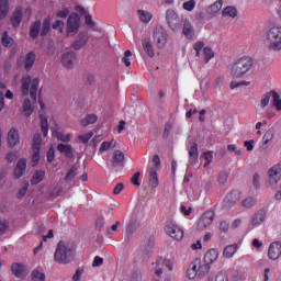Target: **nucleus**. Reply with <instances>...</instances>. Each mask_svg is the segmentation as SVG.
<instances>
[{
	"instance_id": "nucleus-1",
	"label": "nucleus",
	"mask_w": 281,
	"mask_h": 281,
	"mask_svg": "<svg viewBox=\"0 0 281 281\" xmlns=\"http://www.w3.org/2000/svg\"><path fill=\"white\" fill-rule=\"evenodd\" d=\"M54 260L57 265H71L76 260V244L74 241H58Z\"/></svg>"
},
{
	"instance_id": "nucleus-2",
	"label": "nucleus",
	"mask_w": 281,
	"mask_h": 281,
	"mask_svg": "<svg viewBox=\"0 0 281 281\" xmlns=\"http://www.w3.org/2000/svg\"><path fill=\"white\" fill-rule=\"evenodd\" d=\"M251 67H254V59L249 56H244L234 61L231 76L232 78H243V76H247L251 71Z\"/></svg>"
},
{
	"instance_id": "nucleus-3",
	"label": "nucleus",
	"mask_w": 281,
	"mask_h": 281,
	"mask_svg": "<svg viewBox=\"0 0 281 281\" xmlns=\"http://www.w3.org/2000/svg\"><path fill=\"white\" fill-rule=\"evenodd\" d=\"M266 43L270 52H281V26H271L266 32Z\"/></svg>"
},
{
	"instance_id": "nucleus-4",
	"label": "nucleus",
	"mask_w": 281,
	"mask_h": 281,
	"mask_svg": "<svg viewBox=\"0 0 281 281\" xmlns=\"http://www.w3.org/2000/svg\"><path fill=\"white\" fill-rule=\"evenodd\" d=\"M40 82L41 80L38 78L32 79L31 76L22 78V95H30L33 104H36Z\"/></svg>"
},
{
	"instance_id": "nucleus-5",
	"label": "nucleus",
	"mask_w": 281,
	"mask_h": 281,
	"mask_svg": "<svg viewBox=\"0 0 281 281\" xmlns=\"http://www.w3.org/2000/svg\"><path fill=\"white\" fill-rule=\"evenodd\" d=\"M154 42L158 49H164L168 43V31L161 24H157L154 29Z\"/></svg>"
},
{
	"instance_id": "nucleus-6",
	"label": "nucleus",
	"mask_w": 281,
	"mask_h": 281,
	"mask_svg": "<svg viewBox=\"0 0 281 281\" xmlns=\"http://www.w3.org/2000/svg\"><path fill=\"white\" fill-rule=\"evenodd\" d=\"M80 32V18L78 13H70L66 23L67 36H76Z\"/></svg>"
},
{
	"instance_id": "nucleus-7",
	"label": "nucleus",
	"mask_w": 281,
	"mask_h": 281,
	"mask_svg": "<svg viewBox=\"0 0 281 281\" xmlns=\"http://www.w3.org/2000/svg\"><path fill=\"white\" fill-rule=\"evenodd\" d=\"M166 21L171 32H179L181 30V18L175 9H168L166 11Z\"/></svg>"
},
{
	"instance_id": "nucleus-8",
	"label": "nucleus",
	"mask_w": 281,
	"mask_h": 281,
	"mask_svg": "<svg viewBox=\"0 0 281 281\" xmlns=\"http://www.w3.org/2000/svg\"><path fill=\"white\" fill-rule=\"evenodd\" d=\"M142 227V222L137 217V215H132V218L127 222L125 226V240L128 243L131 238H133V234L137 232Z\"/></svg>"
},
{
	"instance_id": "nucleus-9",
	"label": "nucleus",
	"mask_w": 281,
	"mask_h": 281,
	"mask_svg": "<svg viewBox=\"0 0 281 281\" xmlns=\"http://www.w3.org/2000/svg\"><path fill=\"white\" fill-rule=\"evenodd\" d=\"M216 216V213L212 210H209L202 214V216L199 220L198 223V229L200 232H203L214 223V217Z\"/></svg>"
},
{
	"instance_id": "nucleus-10",
	"label": "nucleus",
	"mask_w": 281,
	"mask_h": 281,
	"mask_svg": "<svg viewBox=\"0 0 281 281\" xmlns=\"http://www.w3.org/2000/svg\"><path fill=\"white\" fill-rule=\"evenodd\" d=\"M60 63L66 69H74V65L78 63V55L74 50H68L61 55Z\"/></svg>"
},
{
	"instance_id": "nucleus-11",
	"label": "nucleus",
	"mask_w": 281,
	"mask_h": 281,
	"mask_svg": "<svg viewBox=\"0 0 281 281\" xmlns=\"http://www.w3.org/2000/svg\"><path fill=\"white\" fill-rule=\"evenodd\" d=\"M166 234L173 240H183V231L172 222L166 225Z\"/></svg>"
},
{
	"instance_id": "nucleus-12",
	"label": "nucleus",
	"mask_w": 281,
	"mask_h": 281,
	"mask_svg": "<svg viewBox=\"0 0 281 281\" xmlns=\"http://www.w3.org/2000/svg\"><path fill=\"white\" fill-rule=\"evenodd\" d=\"M87 43H89V33L80 32L77 38L70 45V47L75 49V52H80V49H82V47H85Z\"/></svg>"
},
{
	"instance_id": "nucleus-13",
	"label": "nucleus",
	"mask_w": 281,
	"mask_h": 281,
	"mask_svg": "<svg viewBox=\"0 0 281 281\" xmlns=\"http://www.w3.org/2000/svg\"><path fill=\"white\" fill-rule=\"evenodd\" d=\"M153 267L154 268L151 271L158 278L161 277V274L164 273V267H168L169 271H172V266L170 265V261L164 260L161 258L157 259L156 262L153 263Z\"/></svg>"
},
{
	"instance_id": "nucleus-14",
	"label": "nucleus",
	"mask_w": 281,
	"mask_h": 281,
	"mask_svg": "<svg viewBox=\"0 0 281 281\" xmlns=\"http://www.w3.org/2000/svg\"><path fill=\"white\" fill-rule=\"evenodd\" d=\"M276 135V130L273 127H270L262 137V143L259 146L260 153H265L269 148V144L273 142V137Z\"/></svg>"
},
{
	"instance_id": "nucleus-15",
	"label": "nucleus",
	"mask_w": 281,
	"mask_h": 281,
	"mask_svg": "<svg viewBox=\"0 0 281 281\" xmlns=\"http://www.w3.org/2000/svg\"><path fill=\"white\" fill-rule=\"evenodd\" d=\"M281 256V241H273L268 248V258L270 260H278Z\"/></svg>"
},
{
	"instance_id": "nucleus-16",
	"label": "nucleus",
	"mask_w": 281,
	"mask_h": 281,
	"mask_svg": "<svg viewBox=\"0 0 281 281\" xmlns=\"http://www.w3.org/2000/svg\"><path fill=\"white\" fill-rule=\"evenodd\" d=\"M268 181L270 186H278L280 182V167L273 166L268 171Z\"/></svg>"
},
{
	"instance_id": "nucleus-17",
	"label": "nucleus",
	"mask_w": 281,
	"mask_h": 281,
	"mask_svg": "<svg viewBox=\"0 0 281 281\" xmlns=\"http://www.w3.org/2000/svg\"><path fill=\"white\" fill-rule=\"evenodd\" d=\"M238 201H240V192L232 191L224 199V206L225 207H234V205H236V203H238Z\"/></svg>"
},
{
	"instance_id": "nucleus-18",
	"label": "nucleus",
	"mask_w": 281,
	"mask_h": 281,
	"mask_svg": "<svg viewBox=\"0 0 281 281\" xmlns=\"http://www.w3.org/2000/svg\"><path fill=\"white\" fill-rule=\"evenodd\" d=\"M25 170H27V160L25 158H21L14 169V178L21 179L23 177Z\"/></svg>"
},
{
	"instance_id": "nucleus-19",
	"label": "nucleus",
	"mask_w": 281,
	"mask_h": 281,
	"mask_svg": "<svg viewBox=\"0 0 281 281\" xmlns=\"http://www.w3.org/2000/svg\"><path fill=\"white\" fill-rule=\"evenodd\" d=\"M23 22V10L18 7L11 15L12 27H19Z\"/></svg>"
},
{
	"instance_id": "nucleus-20",
	"label": "nucleus",
	"mask_w": 281,
	"mask_h": 281,
	"mask_svg": "<svg viewBox=\"0 0 281 281\" xmlns=\"http://www.w3.org/2000/svg\"><path fill=\"white\" fill-rule=\"evenodd\" d=\"M20 136L19 130L12 127L8 133V144L10 148H14V146H19Z\"/></svg>"
},
{
	"instance_id": "nucleus-21",
	"label": "nucleus",
	"mask_w": 281,
	"mask_h": 281,
	"mask_svg": "<svg viewBox=\"0 0 281 281\" xmlns=\"http://www.w3.org/2000/svg\"><path fill=\"white\" fill-rule=\"evenodd\" d=\"M57 150L64 154L67 159H74V147L71 145L59 143Z\"/></svg>"
},
{
	"instance_id": "nucleus-22",
	"label": "nucleus",
	"mask_w": 281,
	"mask_h": 281,
	"mask_svg": "<svg viewBox=\"0 0 281 281\" xmlns=\"http://www.w3.org/2000/svg\"><path fill=\"white\" fill-rule=\"evenodd\" d=\"M265 218H267V212L262 210L256 212L251 217V226L258 227V225H262V223H265Z\"/></svg>"
},
{
	"instance_id": "nucleus-23",
	"label": "nucleus",
	"mask_w": 281,
	"mask_h": 281,
	"mask_svg": "<svg viewBox=\"0 0 281 281\" xmlns=\"http://www.w3.org/2000/svg\"><path fill=\"white\" fill-rule=\"evenodd\" d=\"M189 164H191V166L199 164V145L196 143H193L189 149Z\"/></svg>"
},
{
	"instance_id": "nucleus-24",
	"label": "nucleus",
	"mask_w": 281,
	"mask_h": 281,
	"mask_svg": "<svg viewBox=\"0 0 281 281\" xmlns=\"http://www.w3.org/2000/svg\"><path fill=\"white\" fill-rule=\"evenodd\" d=\"M11 271L15 278H25L27 270L23 263H13L11 266Z\"/></svg>"
},
{
	"instance_id": "nucleus-25",
	"label": "nucleus",
	"mask_w": 281,
	"mask_h": 281,
	"mask_svg": "<svg viewBox=\"0 0 281 281\" xmlns=\"http://www.w3.org/2000/svg\"><path fill=\"white\" fill-rule=\"evenodd\" d=\"M42 25H43V22H41V20H37L31 24L30 36L31 38H33V41H36V38H38V35L41 34Z\"/></svg>"
},
{
	"instance_id": "nucleus-26",
	"label": "nucleus",
	"mask_w": 281,
	"mask_h": 281,
	"mask_svg": "<svg viewBox=\"0 0 281 281\" xmlns=\"http://www.w3.org/2000/svg\"><path fill=\"white\" fill-rule=\"evenodd\" d=\"M153 249H155V239L149 238L143 250V262H147L150 254H153Z\"/></svg>"
},
{
	"instance_id": "nucleus-27",
	"label": "nucleus",
	"mask_w": 281,
	"mask_h": 281,
	"mask_svg": "<svg viewBox=\"0 0 281 281\" xmlns=\"http://www.w3.org/2000/svg\"><path fill=\"white\" fill-rule=\"evenodd\" d=\"M183 34L187 38L192 41L194 38V26L192 25V22L189 20L183 21Z\"/></svg>"
},
{
	"instance_id": "nucleus-28",
	"label": "nucleus",
	"mask_w": 281,
	"mask_h": 281,
	"mask_svg": "<svg viewBox=\"0 0 281 281\" xmlns=\"http://www.w3.org/2000/svg\"><path fill=\"white\" fill-rule=\"evenodd\" d=\"M143 49L149 58L155 57V48L153 46V42L150 41V37H146L143 40Z\"/></svg>"
},
{
	"instance_id": "nucleus-29",
	"label": "nucleus",
	"mask_w": 281,
	"mask_h": 281,
	"mask_svg": "<svg viewBox=\"0 0 281 281\" xmlns=\"http://www.w3.org/2000/svg\"><path fill=\"white\" fill-rule=\"evenodd\" d=\"M34 63H36V54L34 52H30L25 56L24 60V69L25 71H32V67H34Z\"/></svg>"
},
{
	"instance_id": "nucleus-30",
	"label": "nucleus",
	"mask_w": 281,
	"mask_h": 281,
	"mask_svg": "<svg viewBox=\"0 0 281 281\" xmlns=\"http://www.w3.org/2000/svg\"><path fill=\"white\" fill-rule=\"evenodd\" d=\"M221 8H223V0H217L206 9V14H210V16H216V14L221 12Z\"/></svg>"
},
{
	"instance_id": "nucleus-31",
	"label": "nucleus",
	"mask_w": 281,
	"mask_h": 281,
	"mask_svg": "<svg viewBox=\"0 0 281 281\" xmlns=\"http://www.w3.org/2000/svg\"><path fill=\"white\" fill-rule=\"evenodd\" d=\"M112 159H113L114 168L115 166H124V159H125L124 151L120 149L114 150Z\"/></svg>"
},
{
	"instance_id": "nucleus-32",
	"label": "nucleus",
	"mask_w": 281,
	"mask_h": 281,
	"mask_svg": "<svg viewBox=\"0 0 281 281\" xmlns=\"http://www.w3.org/2000/svg\"><path fill=\"white\" fill-rule=\"evenodd\" d=\"M218 260V250L216 249H210L205 256H204V262L207 265H212L213 262H216Z\"/></svg>"
},
{
	"instance_id": "nucleus-33",
	"label": "nucleus",
	"mask_w": 281,
	"mask_h": 281,
	"mask_svg": "<svg viewBox=\"0 0 281 281\" xmlns=\"http://www.w3.org/2000/svg\"><path fill=\"white\" fill-rule=\"evenodd\" d=\"M9 12H10L9 0H0V21H3V19H7Z\"/></svg>"
},
{
	"instance_id": "nucleus-34",
	"label": "nucleus",
	"mask_w": 281,
	"mask_h": 281,
	"mask_svg": "<svg viewBox=\"0 0 281 281\" xmlns=\"http://www.w3.org/2000/svg\"><path fill=\"white\" fill-rule=\"evenodd\" d=\"M149 188L151 190H155V188H157L159 186V178L157 177V170L151 169L149 171Z\"/></svg>"
},
{
	"instance_id": "nucleus-35",
	"label": "nucleus",
	"mask_w": 281,
	"mask_h": 281,
	"mask_svg": "<svg viewBox=\"0 0 281 281\" xmlns=\"http://www.w3.org/2000/svg\"><path fill=\"white\" fill-rule=\"evenodd\" d=\"M258 203V199L256 196H247L241 201V207H245L246 210H251V207H256Z\"/></svg>"
},
{
	"instance_id": "nucleus-36",
	"label": "nucleus",
	"mask_w": 281,
	"mask_h": 281,
	"mask_svg": "<svg viewBox=\"0 0 281 281\" xmlns=\"http://www.w3.org/2000/svg\"><path fill=\"white\" fill-rule=\"evenodd\" d=\"M23 113L26 117H30L34 113V105L30 99H25L22 105Z\"/></svg>"
},
{
	"instance_id": "nucleus-37",
	"label": "nucleus",
	"mask_w": 281,
	"mask_h": 281,
	"mask_svg": "<svg viewBox=\"0 0 281 281\" xmlns=\"http://www.w3.org/2000/svg\"><path fill=\"white\" fill-rule=\"evenodd\" d=\"M50 30H52V18L47 16L43 21L41 36H47Z\"/></svg>"
},
{
	"instance_id": "nucleus-38",
	"label": "nucleus",
	"mask_w": 281,
	"mask_h": 281,
	"mask_svg": "<svg viewBox=\"0 0 281 281\" xmlns=\"http://www.w3.org/2000/svg\"><path fill=\"white\" fill-rule=\"evenodd\" d=\"M222 16H229L231 19H236L238 16V10L236 9V7H226L222 11Z\"/></svg>"
},
{
	"instance_id": "nucleus-39",
	"label": "nucleus",
	"mask_w": 281,
	"mask_h": 281,
	"mask_svg": "<svg viewBox=\"0 0 281 281\" xmlns=\"http://www.w3.org/2000/svg\"><path fill=\"white\" fill-rule=\"evenodd\" d=\"M116 145H117V140L115 139H112L111 142H103L101 144L99 153H106V150H113V148H115Z\"/></svg>"
},
{
	"instance_id": "nucleus-40",
	"label": "nucleus",
	"mask_w": 281,
	"mask_h": 281,
	"mask_svg": "<svg viewBox=\"0 0 281 281\" xmlns=\"http://www.w3.org/2000/svg\"><path fill=\"white\" fill-rule=\"evenodd\" d=\"M238 249V245L232 244L224 248V258H233L234 254H236V250Z\"/></svg>"
},
{
	"instance_id": "nucleus-41",
	"label": "nucleus",
	"mask_w": 281,
	"mask_h": 281,
	"mask_svg": "<svg viewBox=\"0 0 281 281\" xmlns=\"http://www.w3.org/2000/svg\"><path fill=\"white\" fill-rule=\"evenodd\" d=\"M43 179H45V171L38 170L33 175L31 183H32V186H38V183H41V181H43Z\"/></svg>"
},
{
	"instance_id": "nucleus-42",
	"label": "nucleus",
	"mask_w": 281,
	"mask_h": 281,
	"mask_svg": "<svg viewBox=\"0 0 281 281\" xmlns=\"http://www.w3.org/2000/svg\"><path fill=\"white\" fill-rule=\"evenodd\" d=\"M43 144V138L41 137V133H36L33 136L32 150H41V146Z\"/></svg>"
},
{
	"instance_id": "nucleus-43",
	"label": "nucleus",
	"mask_w": 281,
	"mask_h": 281,
	"mask_svg": "<svg viewBox=\"0 0 281 281\" xmlns=\"http://www.w3.org/2000/svg\"><path fill=\"white\" fill-rule=\"evenodd\" d=\"M138 16L139 21H142L143 23H150V21L153 20V13L144 10H138Z\"/></svg>"
},
{
	"instance_id": "nucleus-44",
	"label": "nucleus",
	"mask_w": 281,
	"mask_h": 281,
	"mask_svg": "<svg viewBox=\"0 0 281 281\" xmlns=\"http://www.w3.org/2000/svg\"><path fill=\"white\" fill-rule=\"evenodd\" d=\"M1 43L3 47L10 48L14 45V40L8 35V31L2 34Z\"/></svg>"
},
{
	"instance_id": "nucleus-45",
	"label": "nucleus",
	"mask_w": 281,
	"mask_h": 281,
	"mask_svg": "<svg viewBox=\"0 0 281 281\" xmlns=\"http://www.w3.org/2000/svg\"><path fill=\"white\" fill-rule=\"evenodd\" d=\"M41 117V128L44 137H47V133H49V122L46 116L40 115Z\"/></svg>"
},
{
	"instance_id": "nucleus-46",
	"label": "nucleus",
	"mask_w": 281,
	"mask_h": 281,
	"mask_svg": "<svg viewBox=\"0 0 281 281\" xmlns=\"http://www.w3.org/2000/svg\"><path fill=\"white\" fill-rule=\"evenodd\" d=\"M76 177H78V167L72 166L70 168V170L68 171V173L65 177V181L67 183H70V181H74V179H76Z\"/></svg>"
},
{
	"instance_id": "nucleus-47",
	"label": "nucleus",
	"mask_w": 281,
	"mask_h": 281,
	"mask_svg": "<svg viewBox=\"0 0 281 281\" xmlns=\"http://www.w3.org/2000/svg\"><path fill=\"white\" fill-rule=\"evenodd\" d=\"M98 122V115L88 114L83 120H81V126H88L89 124H95Z\"/></svg>"
},
{
	"instance_id": "nucleus-48",
	"label": "nucleus",
	"mask_w": 281,
	"mask_h": 281,
	"mask_svg": "<svg viewBox=\"0 0 281 281\" xmlns=\"http://www.w3.org/2000/svg\"><path fill=\"white\" fill-rule=\"evenodd\" d=\"M227 179H229V173L223 170L217 175L216 182L218 186H225V183H227Z\"/></svg>"
},
{
	"instance_id": "nucleus-49",
	"label": "nucleus",
	"mask_w": 281,
	"mask_h": 281,
	"mask_svg": "<svg viewBox=\"0 0 281 281\" xmlns=\"http://www.w3.org/2000/svg\"><path fill=\"white\" fill-rule=\"evenodd\" d=\"M206 273H210V263L204 262L201 265V259H200V267L198 269V276L199 278H203Z\"/></svg>"
},
{
	"instance_id": "nucleus-50",
	"label": "nucleus",
	"mask_w": 281,
	"mask_h": 281,
	"mask_svg": "<svg viewBox=\"0 0 281 281\" xmlns=\"http://www.w3.org/2000/svg\"><path fill=\"white\" fill-rule=\"evenodd\" d=\"M272 95H273V91H270V92H266L261 97V109H266L267 106H269V102L271 101Z\"/></svg>"
},
{
	"instance_id": "nucleus-51",
	"label": "nucleus",
	"mask_w": 281,
	"mask_h": 281,
	"mask_svg": "<svg viewBox=\"0 0 281 281\" xmlns=\"http://www.w3.org/2000/svg\"><path fill=\"white\" fill-rule=\"evenodd\" d=\"M204 63H210L212 58H214V50L211 47L203 48Z\"/></svg>"
},
{
	"instance_id": "nucleus-52",
	"label": "nucleus",
	"mask_w": 281,
	"mask_h": 281,
	"mask_svg": "<svg viewBox=\"0 0 281 281\" xmlns=\"http://www.w3.org/2000/svg\"><path fill=\"white\" fill-rule=\"evenodd\" d=\"M30 188V182L23 181L22 182V188L19 189L18 192V199H23L25 194H27V189Z\"/></svg>"
},
{
	"instance_id": "nucleus-53",
	"label": "nucleus",
	"mask_w": 281,
	"mask_h": 281,
	"mask_svg": "<svg viewBox=\"0 0 281 281\" xmlns=\"http://www.w3.org/2000/svg\"><path fill=\"white\" fill-rule=\"evenodd\" d=\"M272 104L276 106L277 111H281V99L278 92L272 91Z\"/></svg>"
},
{
	"instance_id": "nucleus-54",
	"label": "nucleus",
	"mask_w": 281,
	"mask_h": 281,
	"mask_svg": "<svg viewBox=\"0 0 281 281\" xmlns=\"http://www.w3.org/2000/svg\"><path fill=\"white\" fill-rule=\"evenodd\" d=\"M55 137H57L58 142L69 143L71 142V134H63L60 132H56Z\"/></svg>"
},
{
	"instance_id": "nucleus-55",
	"label": "nucleus",
	"mask_w": 281,
	"mask_h": 281,
	"mask_svg": "<svg viewBox=\"0 0 281 281\" xmlns=\"http://www.w3.org/2000/svg\"><path fill=\"white\" fill-rule=\"evenodd\" d=\"M32 167L35 168V166H38V161H41V150L32 149Z\"/></svg>"
},
{
	"instance_id": "nucleus-56",
	"label": "nucleus",
	"mask_w": 281,
	"mask_h": 281,
	"mask_svg": "<svg viewBox=\"0 0 281 281\" xmlns=\"http://www.w3.org/2000/svg\"><path fill=\"white\" fill-rule=\"evenodd\" d=\"M31 276L33 281H45V273L38 270H33Z\"/></svg>"
},
{
	"instance_id": "nucleus-57",
	"label": "nucleus",
	"mask_w": 281,
	"mask_h": 281,
	"mask_svg": "<svg viewBox=\"0 0 281 281\" xmlns=\"http://www.w3.org/2000/svg\"><path fill=\"white\" fill-rule=\"evenodd\" d=\"M196 7V1L189 0L182 4L183 10H187V12H192L194 8Z\"/></svg>"
},
{
	"instance_id": "nucleus-58",
	"label": "nucleus",
	"mask_w": 281,
	"mask_h": 281,
	"mask_svg": "<svg viewBox=\"0 0 281 281\" xmlns=\"http://www.w3.org/2000/svg\"><path fill=\"white\" fill-rule=\"evenodd\" d=\"M199 267H201V258H195L189 269L199 276Z\"/></svg>"
},
{
	"instance_id": "nucleus-59",
	"label": "nucleus",
	"mask_w": 281,
	"mask_h": 281,
	"mask_svg": "<svg viewBox=\"0 0 281 281\" xmlns=\"http://www.w3.org/2000/svg\"><path fill=\"white\" fill-rule=\"evenodd\" d=\"M131 56H133V53L131 50H125L124 57L122 58V63H124L125 67H131Z\"/></svg>"
},
{
	"instance_id": "nucleus-60",
	"label": "nucleus",
	"mask_w": 281,
	"mask_h": 281,
	"mask_svg": "<svg viewBox=\"0 0 281 281\" xmlns=\"http://www.w3.org/2000/svg\"><path fill=\"white\" fill-rule=\"evenodd\" d=\"M91 137H93V132H89L87 134L79 135L78 139L80 142H82V144H89V139H91Z\"/></svg>"
},
{
	"instance_id": "nucleus-61",
	"label": "nucleus",
	"mask_w": 281,
	"mask_h": 281,
	"mask_svg": "<svg viewBox=\"0 0 281 281\" xmlns=\"http://www.w3.org/2000/svg\"><path fill=\"white\" fill-rule=\"evenodd\" d=\"M75 12H77L78 16H87L88 14L87 9L80 4L75 5Z\"/></svg>"
},
{
	"instance_id": "nucleus-62",
	"label": "nucleus",
	"mask_w": 281,
	"mask_h": 281,
	"mask_svg": "<svg viewBox=\"0 0 281 281\" xmlns=\"http://www.w3.org/2000/svg\"><path fill=\"white\" fill-rule=\"evenodd\" d=\"M85 23L88 27H95V22L93 21V16L90 13L85 15Z\"/></svg>"
},
{
	"instance_id": "nucleus-63",
	"label": "nucleus",
	"mask_w": 281,
	"mask_h": 281,
	"mask_svg": "<svg viewBox=\"0 0 281 281\" xmlns=\"http://www.w3.org/2000/svg\"><path fill=\"white\" fill-rule=\"evenodd\" d=\"M252 186H254L255 190H258L260 188V175L259 173H255L252 176Z\"/></svg>"
},
{
	"instance_id": "nucleus-64",
	"label": "nucleus",
	"mask_w": 281,
	"mask_h": 281,
	"mask_svg": "<svg viewBox=\"0 0 281 281\" xmlns=\"http://www.w3.org/2000/svg\"><path fill=\"white\" fill-rule=\"evenodd\" d=\"M131 281H142V271L133 270Z\"/></svg>"
}]
</instances>
